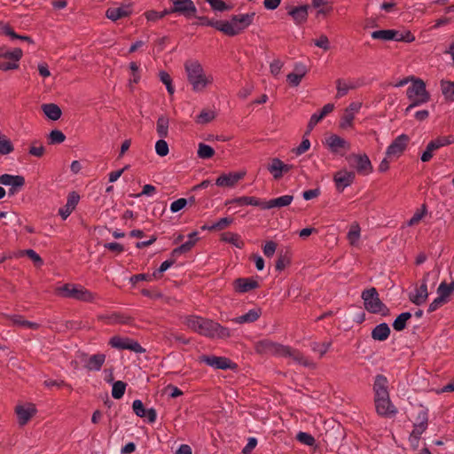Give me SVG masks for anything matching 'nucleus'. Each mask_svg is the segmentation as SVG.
I'll return each mask as SVG.
<instances>
[{
  "label": "nucleus",
  "instance_id": "obj_4",
  "mask_svg": "<svg viewBox=\"0 0 454 454\" xmlns=\"http://www.w3.org/2000/svg\"><path fill=\"white\" fill-rule=\"evenodd\" d=\"M255 12L231 15L230 20H223V34L235 36L243 32L254 21Z\"/></svg>",
  "mask_w": 454,
  "mask_h": 454
},
{
  "label": "nucleus",
  "instance_id": "obj_32",
  "mask_svg": "<svg viewBox=\"0 0 454 454\" xmlns=\"http://www.w3.org/2000/svg\"><path fill=\"white\" fill-rule=\"evenodd\" d=\"M221 240L229 244L235 246L238 248H243L245 247V242L241 239L240 236L237 233L233 232H223L221 235Z\"/></svg>",
  "mask_w": 454,
  "mask_h": 454
},
{
  "label": "nucleus",
  "instance_id": "obj_25",
  "mask_svg": "<svg viewBox=\"0 0 454 454\" xmlns=\"http://www.w3.org/2000/svg\"><path fill=\"white\" fill-rule=\"evenodd\" d=\"M286 348L287 350H285V355H282L283 357H292L294 361L306 367H309L312 364V363H310L309 360L304 356L301 351L292 348L288 346H286Z\"/></svg>",
  "mask_w": 454,
  "mask_h": 454
},
{
  "label": "nucleus",
  "instance_id": "obj_2",
  "mask_svg": "<svg viewBox=\"0 0 454 454\" xmlns=\"http://www.w3.org/2000/svg\"><path fill=\"white\" fill-rule=\"evenodd\" d=\"M187 80L195 92H201L213 82L211 76H207L201 64L198 60L189 59L184 62Z\"/></svg>",
  "mask_w": 454,
  "mask_h": 454
},
{
  "label": "nucleus",
  "instance_id": "obj_56",
  "mask_svg": "<svg viewBox=\"0 0 454 454\" xmlns=\"http://www.w3.org/2000/svg\"><path fill=\"white\" fill-rule=\"evenodd\" d=\"M360 238V227L358 224L353 225L348 232V239L351 245H355Z\"/></svg>",
  "mask_w": 454,
  "mask_h": 454
},
{
  "label": "nucleus",
  "instance_id": "obj_5",
  "mask_svg": "<svg viewBox=\"0 0 454 454\" xmlns=\"http://www.w3.org/2000/svg\"><path fill=\"white\" fill-rule=\"evenodd\" d=\"M55 294L85 302L93 301L95 299V294L82 286L70 283L56 287Z\"/></svg>",
  "mask_w": 454,
  "mask_h": 454
},
{
  "label": "nucleus",
  "instance_id": "obj_49",
  "mask_svg": "<svg viewBox=\"0 0 454 454\" xmlns=\"http://www.w3.org/2000/svg\"><path fill=\"white\" fill-rule=\"evenodd\" d=\"M168 14H169V12H168V9H164L162 12L150 10V11H147L145 12V16L147 19V20L153 21V22H155L158 20L162 19Z\"/></svg>",
  "mask_w": 454,
  "mask_h": 454
},
{
  "label": "nucleus",
  "instance_id": "obj_14",
  "mask_svg": "<svg viewBox=\"0 0 454 454\" xmlns=\"http://www.w3.org/2000/svg\"><path fill=\"white\" fill-rule=\"evenodd\" d=\"M325 144L329 147L331 153L343 156L345 153L350 150V144L338 135L332 134L325 138Z\"/></svg>",
  "mask_w": 454,
  "mask_h": 454
},
{
  "label": "nucleus",
  "instance_id": "obj_23",
  "mask_svg": "<svg viewBox=\"0 0 454 454\" xmlns=\"http://www.w3.org/2000/svg\"><path fill=\"white\" fill-rule=\"evenodd\" d=\"M262 313L261 308H255L242 316L232 318L231 321L239 325L254 323L260 318Z\"/></svg>",
  "mask_w": 454,
  "mask_h": 454
},
{
  "label": "nucleus",
  "instance_id": "obj_20",
  "mask_svg": "<svg viewBox=\"0 0 454 454\" xmlns=\"http://www.w3.org/2000/svg\"><path fill=\"white\" fill-rule=\"evenodd\" d=\"M37 410L35 406L29 403L27 407L23 405H17L15 407V412L18 417V422L20 426H25L31 419V418L36 413Z\"/></svg>",
  "mask_w": 454,
  "mask_h": 454
},
{
  "label": "nucleus",
  "instance_id": "obj_34",
  "mask_svg": "<svg viewBox=\"0 0 454 454\" xmlns=\"http://www.w3.org/2000/svg\"><path fill=\"white\" fill-rule=\"evenodd\" d=\"M282 160L278 158L270 159L267 170L273 176V178L279 180L282 177Z\"/></svg>",
  "mask_w": 454,
  "mask_h": 454
},
{
  "label": "nucleus",
  "instance_id": "obj_45",
  "mask_svg": "<svg viewBox=\"0 0 454 454\" xmlns=\"http://www.w3.org/2000/svg\"><path fill=\"white\" fill-rule=\"evenodd\" d=\"M215 113L209 110H202L196 117L195 121L199 124H206L212 121L215 118Z\"/></svg>",
  "mask_w": 454,
  "mask_h": 454
},
{
  "label": "nucleus",
  "instance_id": "obj_54",
  "mask_svg": "<svg viewBox=\"0 0 454 454\" xmlns=\"http://www.w3.org/2000/svg\"><path fill=\"white\" fill-rule=\"evenodd\" d=\"M332 345V341H324L322 343L313 342L312 349L316 352H318L320 356L322 357L330 348Z\"/></svg>",
  "mask_w": 454,
  "mask_h": 454
},
{
  "label": "nucleus",
  "instance_id": "obj_7",
  "mask_svg": "<svg viewBox=\"0 0 454 454\" xmlns=\"http://www.w3.org/2000/svg\"><path fill=\"white\" fill-rule=\"evenodd\" d=\"M184 325L195 333L209 338L212 335L210 333L211 327L214 325V321L208 318H204L199 316L191 315L185 317Z\"/></svg>",
  "mask_w": 454,
  "mask_h": 454
},
{
  "label": "nucleus",
  "instance_id": "obj_55",
  "mask_svg": "<svg viewBox=\"0 0 454 454\" xmlns=\"http://www.w3.org/2000/svg\"><path fill=\"white\" fill-rule=\"evenodd\" d=\"M436 147L434 145V144L433 143V141H430L427 145V148L426 150L423 152L421 157H420V160L423 161V162H427L429 161L432 158H433V153L434 151H436Z\"/></svg>",
  "mask_w": 454,
  "mask_h": 454
},
{
  "label": "nucleus",
  "instance_id": "obj_30",
  "mask_svg": "<svg viewBox=\"0 0 454 454\" xmlns=\"http://www.w3.org/2000/svg\"><path fill=\"white\" fill-rule=\"evenodd\" d=\"M43 114L51 121H57L61 117L62 111L60 107L53 103L42 105Z\"/></svg>",
  "mask_w": 454,
  "mask_h": 454
},
{
  "label": "nucleus",
  "instance_id": "obj_9",
  "mask_svg": "<svg viewBox=\"0 0 454 454\" xmlns=\"http://www.w3.org/2000/svg\"><path fill=\"white\" fill-rule=\"evenodd\" d=\"M346 160L349 166L355 168L360 175H369L372 172L373 168L369 157L364 154L351 153L346 156Z\"/></svg>",
  "mask_w": 454,
  "mask_h": 454
},
{
  "label": "nucleus",
  "instance_id": "obj_35",
  "mask_svg": "<svg viewBox=\"0 0 454 454\" xmlns=\"http://www.w3.org/2000/svg\"><path fill=\"white\" fill-rule=\"evenodd\" d=\"M411 312H403L394 320L392 326L396 332L403 331L407 326V322L411 318Z\"/></svg>",
  "mask_w": 454,
  "mask_h": 454
},
{
  "label": "nucleus",
  "instance_id": "obj_36",
  "mask_svg": "<svg viewBox=\"0 0 454 454\" xmlns=\"http://www.w3.org/2000/svg\"><path fill=\"white\" fill-rule=\"evenodd\" d=\"M210 333L212 335H209V338H220L226 339L231 336V331L229 328L220 325L217 322L214 321V325L211 327Z\"/></svg>",
  "mask_w": 454,
  "mask_h": 454
},
{
  "label": "nucleus",
  "instance_id": "obj_62",
  "mask_svg": "<svg viewBox=\"0 0 454 454\" xmlns=\"http://www.w3.org/2000/svg\"><path fill=\"white\" fill-rule=\"evenodd\" d=\"M187 204H188L187 199H184V198L178 199L171 203L170 210L173 213H176V212L182 210L183 208H184Z\"/></svg>",
  "mask_w": 454,
  "mask_h": 454
},
{
  "label": "nucleus",
  "instance_id": "obj_29",
  "mask_svg": "<svg viewBox=\"0 0 454 454\" xmlns=\"http://www.w3.org/2000/svg\"><path fill=\"white\" fill-rule=\"evenodd\" d=\"M371 35L373 39L377 40L395 41L397 35H399V31L395 29L376 30Z\"/></svg>",
  "mask_w": 454,
  "mask_h": 454
},
{
  "label": "nucleus",
  "instance_id": "obj_48",
  "mask_svg": "<svg viewBox=\"0 0 454 454\" xmlns=\"http://www.w3.org/2000/svg\"><path fill=\"white\" fill-rule=\"evenodd\" d=\"M66 136L65 134L59 129H53L50 132L48 136V140L50 145L61 144L65 141Z\"/></svg>",
  "mask_w": 454,
  "mask_h": 454
},
{
  "label": "nucleus",
  "instance_id": "obj_10",
  "mask_svg": "<svg viewBox=\"0 0 454 454\" xmlns=\"http://www.w3.org/2000/svg\"><path fill=\"white\" fill-rule=\"evenodd\" d=\"M199 362L219 370H236L238 364L225 356H216L214 355H202L199 356Z\"/></svg>",
  "mask_w": 454,
  "mask_h": 454
},
{
  "label": "nucleus",
  "instance_id": "obj_61",
  "mask_svg": "<svg viewBox=\"0 0 454 454\" xmlns=\"http://www.w3.org/2000/svg\"><path fill=\"white\" fill-rule=\"evenodd\" d=\"M0 35L10 36L12 39L17 37V33L14 32L12 27L8 23L3 21H0Z\"/></svg>",
  "mask_w": 454,
  "mask_h": 454
},
{
  "label": "nucleus",
  "instance_id": "obj_58",
  "mask_svg": "<svg viewBox=\"0 0 454 454\" xmlns=\"http://www.w3.org/2000/svg\"><path fill=\"white\" fill-rule=\"evenodd\" d=\"M233 223V218L231 217H223L219 219L216 223L212 224V229L215 231H222L227 228L230 224Z\"/></svg>",
  "mask_w": 454,
  "mask_h": 454
},
{
  "label": "nucleus",
  "instance_id": "obj_16",
  "mask_svg": "<svg viewBox=\"0 0 454 454\" xmlns=\"http://www.w3.org/2000/svg\"><path fill=\"white\" fill-rule=\"evenodd\" d=\"M428 277L429 272H426L421 280V285L416 288V294H410L409 295L410 301L418 306L424 304L428 297L427 284Z\"/></svg>",
  "mask_w": 454,
  "mask_h": 454
},
{
  "label": "nucleus",
  "instance_id": "obj_47",
  "mask_svg": "<svg viewBox=\"0 0 454 454\" xmlns=\"http://www.w3.org/2000/svg\"><path fill=\"white\" fill-rule=\"evenodd\" d=\"M205 1L209 4V5L211 6V8L214 11H217V12L230 11L233 7L231 4H227L223 0H205Z\"/></svg>",
  "mask_w": 454,
  "mask_h": 454
},
{
  "label": "nucleus",
  "instance_id": "obj_41",
  "mask_svg": "<svg viewBox=\"0 0 454 454\" xmlns=\"http://www.w3.org/2000/svg\"><path fill=\"white\" fill-rule=\"evenodd\" d=\"M1 58L8 59L12 62L18 63L23 56V51L20 48H14L13 51H10L5 47H2Z\"/></svg>",
  "mask_w": 454,
  "mask_h": 454
},
{
  "label": "nucleus",
  "instance_id": "obj_40",
  "mask_svg": "<svg viewBox=\"0 0 454 454\" xmlns=\"http://www.w3.org/2000/svg\"><path fill=\"white\" fill-rule=\"evenodd\" d=\"M427 425L421 423H414L413 430L410 434L409 440L411 443L416 442V446L419 444L421 434L427 430Z\"/></svg>",
  "mask_w": 454,
  "mask_h": 454
},
{
  "label": "nucleus",
  "instance_id": "obj_60",
  "mask_svg": "<svg viewBox=\"0 0 454 454\" xmlns=\"http://www.w3.org/2000/svg\"><path fill=\"white\" fill-rule=\"evenodd\" d=\"M354 119H355V115L353 113L345 112L340 119V127L341 129L352 127Z\"/></svg>",
  "mask_w": 454,
  "mask_h": 454
},
{
  "label": "nucleus",
  "instance_id": "obj_26",
  "mask_svg": "<svg viewBox=\"0 0 454 454\" xmlns=\"http://www.w3.org/2000/svg\"><path fill=\"white\" fill-rule=\"evenodd\" d=\"M106 355L105 354H95L91 356H90V359L86 361V368L88 371H100L102 368L105 361H106Z\"/></svg>",
  "mask_w": 454,
  "mask_h": 454
},
{
  "label": "nucleus",
  "instance_id": "obj_15",
  "mask_svg": "<svg viewBox=\"0 0 454 454\" xmlns=\"http://www.w3.org/2000/svg\"><path fill=\"white\" fill-rule=\"evenodd\" d=\"M356 178V175L353 171H348L346 169H342L337 171L333 175V182L335 184L336 190L339 192H342L345 188L350 186Z\"/></svg>",
  "mask_w": 454,
  "mask_h": 454
},
{
  "label": "nucleus",
  "instance_id": "obj_51",
  "mask_svg": "<svg viewBox=\"0 0 454 454\" xmlns=\"http://www.w3.org/2000/svg\"><path fill=\"white\" fill-rule=\"evenodd\" d=\"M434 144L436 149H440L442 146H446L454 143V136H445V137H438L437 138L432 140Z\"/></svg>",
  "mask_w": 454,
  "mask_h": 454
},
{
  "label": "nucleus",
  "instance_id": "obj_33",
  "mask_svg": "<svg viewBox=\"0 0 454 454\" xmlns=\"http://www.w3.org/2000/svg\"><path fill=\"white\" fill-rule=\"evenodd\" d=\"M106 318L109 320L112 324H121V325H133L134 323V317L131 316L120 313V312H114L111 314L110 316L106 317Z\"/></svg>",
  "mask_w": 454,
  "mask_h": 454
},
{
  "label": "nucleus",
  "instance_id": "obj_28",
  "mask_svg": "<svg viewBox=\"0 0 454 454\" xmlns=\"http://www.w3.org/2000/svg\"><path fill=\"white\" fill-rule=\"evenodd\" d=\"M128 8H129V6L128 7L108 8L106 12V16L109 20H111L113 21H116L121 18L129 16L131 12L129 10H128Z\"/></svg>",
  "mask_w": 454,
  "mask_h": 454
},
{
  "label": "nucleus",
  "instance_id": "obj_37",
  "mask_svg": "<svg viewBox=\"0 0 454 454\" xmlns=\"http://www.w3.org/2000/svg\"><path fill=\"white\" fill-rule=\"evenodd\" d=\"M194 18L199 20L196 25L212 27L223 33V20H214L208 19L207 16H198L197 14Z\"/></svg>",
  "mask_w": 454,
  "mask_h": 454
},
{
  "label": "nucleus",
  "instance_id": "obj_50",
  "mask_svg": "<svg viewBox=\"0 0 454 454\" xmlns=\"http://www.w3.org/2000/svg\"><path fill=\"white\" fill-rule=\"evenodd\" d=\"M159 77H160V80L161 81V82L166 85L168 92L170 95L174 94L175 89L172 85V79H171L169 74L166 71H160L159 73Z\"/></svg>",
  "mask_w": 454,
  "mask_h": 454
},
{
  "label": "nucleus",
  "instance_id": "obj_12",
  "mask_svg": "<svg viewBox=\"0 0 454 454\" xmlns=\"http://www.w3.org/2000/svg\"><path fill=\"white\" fill-rule=\"evenodd\" d=\"M254 349L256 353L261 355H275L278 356L285 355V350H287L286 346L268 339L257 341L254 345Z\"/></svg>",
  "mask_w": 454,
  "mask_h": 454
},
{
  "label": "nucleus",
  "instance_id": "obj_64",
  "mask_svg": "<svg viewBox=\"0 0 454 454\" xmlns=\"http://www.w3.org/2000/svg\"><path fill=\"white\" fill-rule=\"evenodd\" d=\"M314 44L324 51H328L330 49V42L325 35H321L319 38L314 40Z\"/></svg>",
  "mask_w": 454,
  "mask_h": 454
},
{
  "label": "nucleus",
  "instance_id": "obj_27",
  "mask_svg": "<svg viewBox=\"0 0 454 454\" xmlns=\"http://www.w3.org/2000/svg\"><path fill=\"white\" fill-rule=\"evenodd\" d=\"M294 200L293 195H284L276 199L266 201L263 209H270L273 207H283L290 205Z\"/></svg>",
  "mask_w": 454,
  "mask_h": 454
},
{
  "label": "nucleus",
  "instance_id": "obj_21",
  "mask_svg": "<svg viewBox=\"0 0 454 454\" xmlns=\"http://www.w3.org/2000/svg\"><path fill=\"white\" fill-rule=\"evenodd\" d=\"M309 9V4L299 5L294 7L291 12H288V15L292 17L296 25L301 26L308 20Z\"/></svg>",
  "mask_w": 454,
  "mask_h": 454
},
{
  "label": "nucleus",
  "instance_id": "obj_44",
  "mask_svg": "<svg viewBox=\"0 0 454 454\" xmlns=\"http://www.w3.org/2000/svg\"><path fill=\"white\" fill-rule=\"evenodd\" d=\"M14 150V147L10 139L4 135L0 134V154L6 155L11 153Z\"/></svg>",
  "mask_w": 454,
  "mask_h": 454
},
{
  "label": "nucleus",
  "instance_id": "obj_24",
  "mask_svg": "<svg viewBox=\"0 0 454 454\" xmlns=\"http://www.w3.org/2000/svg\"><path fill=\"white\" fill-rule=\"evenodd\" d=\"M391 333L390 327L387 323L377 325L371 333V336L374 340L384 341L388 339Z\"/></svg>",
  "mask_w": 454,
  "mask_h": 454
},
{
  "label": "nucleus",
  "instance_id": "obj_43",
  "mask_svg": "<svg viewBox=\"0 0 454 454\" xmlns=\"http://www.w3.org/2000/svg\"><path fill=\"white\" fill-rule=\"evenodd\" d=\"M127 384L121 380L115 381L112 387V396L114 399H121L125 393Z\"/></svg>",
  "mask_w": 454,
  "mask_h": 454
},
{
  "label": "nucleus",
  "instance_id": "obj_19",
  "mask_svg": "<svg viewBox=\"0 0 454 454\" xmlns=\"http://www.w3.org/2000/svg\"><path fill=\"white\" fill-rule=\"evenodd\" d=\"M260 286L257 280L253 278H239L233 281V288L236 293L244 294Z\"/></svg>",
  "mask_w": 454,
  "mask_h": 454
},
{
  "label": "nucleus",
  "instance_id": "obj_38",
  "mask_svg": "<svg viewBox=\"0 0 454 454\" xmlns=\"http://www.w3.org/2000/svg\"><path fill=\"white\" fill-rule=\"evenodd\" d=\"M169 119L166 115H160L157 120L156 130L160 138H165L168 135Z\"/></svg>",
  "mask_w": 454,
  "mask_h": 454
},
{
  "label": "nucleus",
  "instance_id": "obj_63",
  "mask_svg": "<svg viewBox=\"0 0 454 454\" xmlns=\"http://www.w3.org/2000/svg\"><path fill=\"white\" fill-rule=\"evenodd\" d=\"M444 302H446V298L442 297V294H439L437 298H435L428 306L427 312L432 313L438 309Z\"/></svg>",
  "mask_w": 454,
  "mask_h": 454
},
{
  "label": "nucleus",
  "instance_id": "obj_39",
  "mask_svg": "<svg viewBox=\"0 0 454 454\" xmlns=\"http://www.w3.org/2000/svg\"><path fill=\"white\" fill-rule=\"evenodd\" d=\"M441 90L447 101H454V82L442 80Z\"/></svg>",
  "mask_w": 454,
  "mask_h": 454
},
{
  "label": "nucleus",
  "instance_id": "obj_1",
  "mask_svg": "<svg viewBox=\"0 0 454 454\" xmlns=\"http://www.w3.org/2000/svg\"><path fill=\"white\" fill-rule=\"evenodd\" d=\"M374 403L377 413L385 418H390L397 413L396 408L393 405L389 398L387 379L378 374L375 377L374 384Z\"/></svg>",
  "mask_w": 454,
  "mask_h": 454
},
{
  "label": "nucleus",
  "instance_id": "obj_52",
  "mask_svg": "<svg viewBox=\"0 0 454 454\" xmlns=\"http://www.w3.org/2000/svg\"><path fill=\"white\" fill-rule=\"evenodd\" d=\"M296 439L307 446H313L316 442L315 438L306 432H299L296 435Z\"/></svg>",
  "mask_w": 454,
  "mask_h": 454
},
{
  "label": "nucleus",
  "instance_id": "obj_22",
  "mask_svg": "<svg viewBox=\"0 0 454 454\" xmlns=\"http://www.w3.org/2000/svg\"><path fill=\"white\" fill-rule=\"evenodd\" d=\"M79 200L80 196L76 192H72L68 194L67 204L59 209V214L64 220L67 219L76 207Z\"/></svg>",
  "mask_w": 454,
  "mask_h": 454
},
{
  "label": "nucleus",
  "instance_id": "obj_53",
  "mask_svg": "<svg viewBox=\"0 0 454 454\" xmlns=\"http://www.w3.org/2000/svg\"><path fill=\"white\" fill-rule=\"evenodd\" d=\"M155 151L156 153L160 157L168 155L169 152L168 143L162 138L158 140L155 144Z\"/></svg>",
  "mask_w": 454,
  "mask_h": 454
},
{
  "label": "nucleus",
  "instance_id": "obj_59",
  "mask_svg": "<svg viewBox=\"0 0 454 454\" xmlns=\"http://www.w3.org/2000/svg\"><path fill=\"white\" fill-rule=\"evenodd\" d=\"M25 254L33 261L36 267H41L43 264L42 257L33 249H27L24 251Z\"/></svg>",
  "mask_w": 454,
  "mask_h": 454
},
{
  "label": "nucleus",
  "instance_id": "obj_11",
  "mask_svg": "<svg viewBox=\"0 0 454 454\" xmlns=\"http://www.w3.org/2000/svg\"><path fill=\"white\" fill-rule=\"evenodd\" d=\"M108 344L114 348L117 349H128L134 351L137 354H142L145 352V349L139 344L138 341L129 338V337H121L119 335L113 336Z\"/></svg>",
  "mask_w": 454,
  "mask_h": 454
},
{
  "label": "nucleus",
  "instance_id": "obj_46",
  "mask_svg": "<svg viewBox=\"0 0 454 454\" xmlns=\"http://www.w3.org/2000/svg\"><path fill=\"white\" fill-rule=\"evenodd\" d=\"M438 294H442V297L448 298L454 293V280L450 284H447L445 281L442 282L437 288Z\"/></svg>",
  "mask_w": 454,
  "mask_h": 454
},
{
  "label": "nucleus",
  "instance_id": "obj_31",
  "mask_svg": "<svg viewBox=\"0 0 454 454\" xmlns=\"http://www.w3.org/2000/svg\"><path fill=\"white\" fill-rule=\"evenodd\" d=\"M292 262V254L289 249H286L285 252L279 251L278 259L276 261L275 268L277 271H282L291 264Z\"/></svg>",
  "mask_w": 454,
  "mask_h": 454
},
{
  "label": "nucleus",
  "instance_id": "obj_17",
  "mask_svg": "<svg viewBox=\"0 0 454 454\" xmlns=\"http://www.w3.org/2000/svg\"><path fill=\"white\" fill-rule=\"evenodd\" d=\"M246 176V171L230 172L223 174L215 180V184L220 187H232Z\"/></svg>",
  "mask_w": 454,
  "mask_h": 454
},
{
  "label": "nucleus",
  "instance_id": "obj_18",
  "mask_svg": "<svg viewBox=\"0 0 454 454\" xmlns=\"http://www.w3.org/2000/svg\"><path fill=\"white\" fill-rule=\"evenodd\" d=\"M134 413L140 418L147 419L149 423H154L157 418L156 411L153 408L145 409L141 400H135L132 403Z\"/></svg>",
  "mask_w": 454,
  "mask_h": 454
},
{
  "label": "nucleus",
  "instance_id": "obj_3",
  "mask_svg": "<svg viewBox=\"0 0 454 454\" xmlns=\"http://www.w3.org/2000/svg\"><path fill=\"white\" fill-rule=\"evenodd\" d=\"M412 84L407 89V98L411 103L405 109L409 113L413 107L425 104L430 100V94L426 89V83L420 78L411 77Z\"/></svg>",
  "mask_w": 454,
  "mask_h": 454
},
{
  "label": "nucleus",
  "instance_id": "obj_57",
  "mask_svg": "<svg viewBox=\"0 0 454 454\" xmlns=\"http://www.w3.org/2000/svg\"><path fill=\"white\" fill-rule=\"evenodd\" d=\"M307 136H303L302 141L299 146L294 148L292 150L297 156L301 155L305 152H307L310 147V141L306 137Z\"/></svg>",
  "mask_w": 454,
  "mask_h": 454
},
{
  "label": "nucleus",
  "instance_id": "obj_42",
  "mask_svg": "<svg viewBox=\"0 0 454 454\" xmlns=\"http://www.w3.org/2000/svg\"><path fill=\"white\" fill-rule=\"evenodd\" d=\"M197 153L200 159H210L215 155V150L208 145L200 143Z\"/></svg>",
  "mask_w": 454,
  "mask_h": 454
},
{
  "label": "nucleus",
  "instance_id": "obj_6",
  "mask_svg": "<svg viewBox=\"0 0 454 454\" xmlns=\"http://www.w3.org/2000/svg\"><path fill=\"white\" fill-rule=\"evenodd\" d=\"M361 298L364 301V309L368 312L380 314L383 317H387L390 314V309L381 301L375 287L364 290Z\"/></svg>",
  "mask_w": 454,
  "mask_h": 454
},
{
  "label": "nucleus",
  "instance_id": "obj_8",
  "mask_svg": "<svg viewBox=\"0 0 454 454\" xmlns=\"http://www.w3.org/2000/svg\"><path fill=\"white\" fill-rule=\"evenodd\" d=\"M171 6L168 8L169 14H177L187 20L196 17L197 8L192 0H169Z\"/></svg>",
  "mask_w": 454,
  "mask_h": 454
},
{
  "label": "nucleus",
  "instance_id": "obj_13",
  "mask_svg": "<svg viewBox=\"0 0 454 454\" xmlns=\"http://www.w3.org/2000/svg\"><path fill=\"white\" fill-rule=\"evenodd\" d=\"M409 142L410 137L408 135H399L392 141V143L387 148L386 156L388 158H399L405 151Z\"/></svg>",
  "mask_w": 454,
  "mask_h": 454
}]
</instances>
